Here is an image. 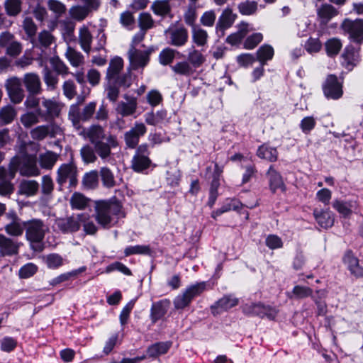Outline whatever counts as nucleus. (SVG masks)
<instances>
[{
  "label": "nucleus",
  "instance_id": "nucleus-28",
  "mask_svg": "<svg viewBox=\"0 0 363 363\" xmlns=\"http://www.w3.org/2000/svg\"><path fill=\"white\" fill-rule=\"evenodd\" d=\"M79 43L82 50L89 54L91 48L93 36L86 26H82L79 29Z\"/></svg>",
  "mask_w": 363,
  "mask_h": 363
},
{
  "label": "nucleus",
  "instance_id": "nucleus-3",
  "mask_svg": "<svg viewBox=\"0 0 363 363\" xmlns=\"http://www.w3.org/2000/svg\"><path fill=\"white\" fill-rule=\"evenodd\" d=\"M25 237L33 248L34 245L40 244L45 238L48 227L43 220L32 218L24 221Z\"/></svg>",
  "mask_w": 363,
  "mask_h": 363
},
{
  "label": "nucleus",
  "instance_id": "nucleus-12",
  "mask_svg": "<svg viewBox=\"0 0 363 363\" xmlns=\"http://www.w3.org/2000/svg\"><path fill=\"white\" fill-rule=\"evenodd\" d=\"M341 27L354 42L361 43L363 40L362 19L350 20L347 18L342 22Z\"/></svg>",
  "mask_w": 363,
  "mask_h": 363
},
{
  "label": "nucleus",
  "instance_id": "nucleus-10",
  "mask_svg": "<svg viewBox=\"0 0 363 363\" xmlns=\"http://www.w3.org/2000/svg\"><path fill=\"white\" fill-rule=\"evenodd\" d=\"M242 312L249 315H257L260 318L267 317L270 320L275 318L277 311L270 306H266L261 303H246L242 307Z\"/></svg>",
  "mask_w": 363,
  "mask_h": 363
},
{
  "label": "nucleus",
  "instance_id": "nucleus-51",
  "mask_svg": "<svg viewBox=\"0 0 363 363\" xmlns=\"http://www.w3.org/2000/svg\"><path fill=\"white\" fill-rule=\"evenodd\" d=\"M21 0H5L4 8L6 13L10 16H16L21 11Z\"/></svg>",
  "mask_w": 363,
  "mask_h": 363
},
{
  "label": "nucleus",
  "instance_id": "nucleus-26",
  "mask_svg": "<svg viewBox=\"0 0 363 363\" xmlns=\"http://www.w3.org/2000/svg\"><path fill=\"white\" fill-rule=\"evenodd\" d=\"M343 262L353 275L357 277H363V268L359 265L358 259L352 252L348 251L345 253Z\"/></svg>",
  "mask_w": 363,
  "mask_h": 363
},
{
  "label": "nucleus",
  "instance_id": "nucleus-43",
  "mask_svg": "<svg viewBox=\"0 0 363 363\" xmlns=\"http://www.w3.org/2000/svg\"><path fill=\"white\" fill-rule=\"evenodd\" d=\"M89 201V199L82 194L74 192L70 197L69 203L72 209L83 210L88 206Z\"/></svg>",
  "mask_w": 363,
  "mask_h": 363
},
{
  "label": "nucleus",
  "instance_id": "nucleus-64",
  "mask_svg": "<svg viewBox=\"0 0 363 363\" xmlns=\"http://www.w3.org/2000/svg\"><path fill=\"white\" fill-rule=\"evenodd\" d=\"M263 40L261 33H255L247 37L244 43V48L247 50H252Z\"/></svg>",
  "mask_w": 363,
  "mask_h": 363
},
{
  "label": "nucleus",
  "instance_id": "nucleus-59",
  "mask_svg": "<svg viewBox=\"0 0 363 363\" xmlns=\"http://www.w3.org/2000/svg\"><path fill=\"white\" fill-rule=\"evenodd\" d=\"M176 50L172 48L162 50L159 55L160 63L162 65H167L172 62L175 57Z\"/></svg>",
  "mask_w": 363,
  "mask_h": 363
},
{
  "label": "nucleus",
  "instance_id": "nucleus-40",
  "mask_svg": "<svg viewBox=\"0 0 363 363\" xmlns=\"http://www.w3.org/2000/svg\"><path fill=\"white\" fill-rule=\"evenodd\" d=\"M337 13V10L330 4H324L317 10L318 16L323 23L329 22Z\"/></svg>",
  "mask_w": 363,
  "mask_h": 363
},
{
  "label": "nucleus",
  "instance_id": "nucleus-16",
  "mask_svg": "<svg viewBox=\"0 0 363 363\" xmlns=\"http://www.w3.org/2000/svg\"><path fill=\"white\" fill-rule=\"evenodd\" d=\"M9 223L5 225L6 233L13 237H19L24 231V221L21 222L14 211H9L6 214Z\"/></svg>",
  "mask_w": 363,
  "mask_h": 363
},
{
  "label": "nucleus",
  "instance_id": "nucleus-56",
  "mask_svg": "<svg viewBox=\"0 0 363 363\" xmlns=\"http://www.w3.org/2000/svg\"><path fill=\"white\" fill-rule=\"evenodd\" d=\"M100 176L103 185L106 188H112L116 184L115 178L112 172L107 167H102L100 170Z\"/></svg>",
  "mask_w": 363,
  "mask_h": 363
},
{
  "label": "nucleus",
  "instance_id": "nucleus-24",
  "mask_svg": "<svg viewBox=\"0 0 363 363\" xmlns=\"http://www.w3.org/2000/svg\"><path fill=\"white\" fill-rule=\"evenodd\" d=\"M236 17V14H234L230 9H225L216 23V32L223 33L226 28H230L233 24Z\"/></svg>",
  "mask_w": 363,
  "mask_h": 363
},
{
  "label": "nucleus",
  "instance_id": "nucleus-46",
  "mask_svg": "<svg viewBox=\"0 0 363 363\" xmlns=\"http://www.w3.org/2000/svg\"><path fill=\"white\" fill-rule=\"evenodd\" d=\"M313 290L304 286L296 285L294 287L291 292L287 293V297L290 299H302L311 296Z\"/></svg>",
  "mask_w": 363,
  "mask_h": 363
},
{
  "label": "nucleus",
  "instance_id": "nucleus-39",
  "mask_svg": "<svg viewBox=\"0 0 363 363\" xmlns=\"http://www.w3.org/2000/svg\"><path fill=\"white\" fill-rule=\"evenodd\" d=\"M145 121L150 125H159L163 123L167 118V111L160 110L154 113L153 111L147 112L144 115Z\"/></svg>",
  "mask_w": 363,
  "mask_h": 363
},
{
  "label": "nucleus",
  "instance_id": "nucleus-7",
  "mask_svg": "<svg viewBox=\"0 0 363 363\" xmlns=\"http://www.w3.org/2000/svg\"><path fill=\"white\" fill-rule=\"evenodd\" d=\"M150 50H140L132 45L128 52L129 69L134 70L143 69L150 61Z\"/></svg>",
  "mask_w": 363,
  "mask_h": 363
},
{
  "label": "nucleus",
  "instance_id": "nucleus-6",
  "mask_svg": "<svg viewBox=\"0 0 363 363\" xmlns=\"http://www.w3.org/2000/svg\"><path fill=\"white\" fill-rule=\"evenodd\" d=\"M44 110L38 109V113L44 121H52L60 116L64 105L54 99L42 98Z\"/></svg>",
  "mask_w": 363,
  "mask_h": 363
},
{
  "label": "nucleus",
  "instance_id": "nucleus-57",
  "mask_svg": "<svg viewBox=\"0 0 363 363\" xmlns=\"http://www.w3.org/2000/svg\"><path fill=\"white\" fill-rule=\"evenodd\" d=\"M238 10L242 15H252L257 10V3L253 1H245L238 5Z\"/></svg>",
  "mask_w": 363,
  "mask_h": 363
},
{
  "label": "nucleus",
  "instance_id": "nucleus-35",
  "mask_svg": "<svg viewBox=\"0 0 363 363\" xmlns=\"http://www.w3.org/2000/svg\"><path fill=\"white\" fill-rule=\"evenodd\" d=\"M123 67V60L121 57H116L109 63L106 72V79L108 81L115 80Z\"/></svg>",
  "mask_w": 363,
  "mask_h": 363
},
{
  "label": "nucleus",
  "instance_id": "nucleus-45",
  "mask_svg": "<svg viewBox=\"0 0 363 363\" xmlns=\"http://www.w3.org/2000/svg\"><path fill=\"white\" fill-rule=\"evenodd\" d=\"M17 115L16 109L11 106H6L0 110V126L11 123Z\"/></svg>",
  "mask_w": 363,
  "mask_h": 363
},
{
  "label": "nucleus",
  "instance_id": "nucleus-21",
  "mask_svg": "<svg viewBox=\"0 0 363 363\" xmlns=\"http://www.w3.org/2000/svg\"><path fill=\"white\" fill-rule=\"evenodd\" d=\"M23 82L29 94H40L41 93V81L37 74L33 72L25 74L23 78Z\"/></svg>",
  "mask_w": 363,
  "mask_h": 363
},
{
  "label": "nucleus",
  "instance_id": "nucleus-22",
  "mask_svg": "<svg viewBox=\"0 0 363 363\" xmlns=\"http://www.w3.org/2000/svg\"><path fill=\"white\" fill-rule=\"evenodd\" d=\"M169 305L170 301L167 299L161 300L152 303L150 315L152 323H155L165 315Z\"/></svg>",
  "mask_w": 363,
  "mask_h": 363
},
{
  "label": "nucleus",
  "instance_id": "nucleus-42",
  "mask_svg": "<svg viewBox=\"0 0 363 363\" xmlns=\"http://www.w3.org/2000/svg\"><path fill=\"white\" fill-rule=\"evenodd\" d=\"M257 155L259 157L269 162H275L278 158V152L275 147L264 144L259 147Z\"/></svg>",
  "mask_w": 363,
  "mask_h": 363
},
{
  "label": "nucleus",
  "instance_id": "nucleus-48",
  "mask_svg": "<svg viewBox=\"0 0 363 363\" xmlns=\"http://www.w3.org/2000/svg\"><path fill=\"white\" fill-rule=\"evenodd\" d=\"M80 225H82L84 230L86 234L94 235L97 231V227L91 219L89 215L85 213L79 214Z\"/></svg>",
  "mask_w": 363,
  "mask_h": 363
},
{
  "label": "nucleus",
  "instance_id": "nucleus-19",
  "mask_svg": "<svg viewBox=\"0 0 363 363\" xmlns=\"http://www.w3.org/2000/svg\"><path fill=\"white\" fill-rule=\"evenodd\" d=\"M57 228L63 233H73L80 229L79 214L76 216L60 218L55 221Z\"/></svg>",
  "mask_w": 363,
  "mask_h": 363
},
{
  "label": "nucleus",
  "instance_id": "nucleus-34",
  "mask_svg": "<svg viewBox=\"0 0 363 363\" xmlns=\"http://www.w3.org/2000/svg\"><path fill=\"white\" fill-rule=\"evenodd\" d=\"M65 56L69 64L74 67H79L84 64V55L71 46H67Z\"/></svg>",
  "mask_w": 363,
  "mask_h": 363
},
{
  "label": "nucleus",
  "instance_id": "nucleus-41",
  "mask_svg": "<svg viewBox=\"0 0 363 363\" xmlns=\"http://www.w3.org/2000/svg\"><path fill=\"white\" fill-rule=\"evenodd\" d=\"M257 60H258L262 66H264L267 62L271 60L274 55V48L268 44L262 45L257 50Z\"/></svg>",
  "mask_w": 363,
  "mask_h": 363
},
{
  "label": "nucleus",
  "instance_id": "nucleus-30",
  "mask_svg": "<svg viewBox=\"0 0 363 363\" xmlns=\"http://www.w3.org/2000/svg\"><path fill=\"white\" fill-rule=\"evenodd\" d=\"M313 215L318 225L324 228H330L334 223L333 213L329 211L315 210Z\"/></svg>",
  "mask_w": 363,
  "mask_h": 363
},
{
  "label": "nucleus",
  "instance_id": "nucleus-23",
  "mask_svg": "<svg viewBox=\"0 0 363 363\" xmlns=\"http://www.w3.org/2000/svg\"><path fill=\"white\" fill-rule=\"evenodd\" d=\"M125 99L127 101L119 102L116 108V112L123 117H127L134 114L138 106L136 98L125 96Z\"/></svg>",
  "mask_w": 363,
  "mask_h": 363
},
{
  "label": "nucleus",
  "instance_id": "nucleus-18",
  "mask_svg": "<svg viewBox=\"0 0 363 363\" xmlns=\"http://www.w3.org/2000/svg\"><path fill=\"white\" fill-rule=\"evenodd\" d=\"M165 34L168 43L175 47L184 46L189 39L188 30L184 27L169 29Z\"/></svg>",
  "mask_w": 363,
  "mask_h": 363
},
{
  "label": "nucleus",
  "instance_id": "nucleus-58",
  "mask_svg": "<svg viewBox=\"0 0 363 363\" xmlns=\"http://www.w3.org/2000/svg\"><path fill=\"white\" fill-rule=\"evenodd\" d=\"M96 151L89 145L84 146L80 150V155L85 163H93L96 161Z\"/></svg>",
  "mask_w": 363,
  "mask_h": 363
},
{
  "label": "nucleus",
  "instance_id": "nucleus-31",
  "mask_svg": "<svg viewBox=\"0 0 363 363\" xmlns=\"http://www.w3.org/2000/svg\"><path fill=\"white\" fill-rule=\"evenodd\" d=\"M242 206V204L235 199H227L223 202L222 206L212 212L211 216L216 218L221 214L228 212L230 211H238Z\"/></svg>",
  "mask_w": 363,
  "mask_h": 363
},
{
  "label": "nucleus",
  "instance_id": "nucleus-55",
  "mask_svg": "<svg viewBox=\"0 0 363 363\" xmlns=\"http://www.w3.org/2000/svg\"><path fill=\"white\" fill-rule=\"evenodd\" d=\"M50 63L58 74L65 77L69 74L68 67L59 58V57H51L50 59Z\"/></svg>",
  "mask_w": 363,
  "mask_h": 363
},
{
  "label": "nucleus",
  "instance_id": "nucleus-60",
  "mask_svg": "<svg viewBox=\"0 0 363 363\" xmlns=\"http://www.w3.org/2000/svg\"><path fill=\"white\" fill-rule=\"evenodd\" d=\"M194 3L195 2H193L192 4L189 6L184 15L185 23L188 26H191V28L196 26L195 21L197 17L196 6Z\"/></svg>",
  "mask_w": 363,
  "mask_h": 363
},
{
  "label": "nucleus",
  "instance_id": "nucleus-1",
  "mask_svg": "<svg viewBox=\"0 0 363 363\" xmlns=\"http://www.w3.org/2000/svg\"><path fill=\"white\" fill-rule=\"evenodd\" d=\"M96 220L104 228H109L123 217L122 206L118 202L99 201L95 203Z\"/></svg>",
  "mask_w": 363,
  "mask_h": 363
},
{
  "label": "nucleus",
  "instance_id": "nucleus-37",
  "mask_svg": "<svg viewBox=\"0 0 363 363\" xmlns=\"http://www.w3.org/2000/svg\"><path fill=\"white\" fill-rule=\"evenodd\" d=\"M59 155L52 151L48 150L38 156V161L43 169H51L58 160Z\"/></svg>",
  "mask_w": 363,
  "mask_h": 363
},
{
  "label": "nucleus",
  "instance_id": "nucleus-53",
  "mask_svg": "<svg viewBox=\"0 0 363 363\" xmlns=\"http://www.w3.org/2000/svg\"><path fill=\"white\" fill-rule=\"evenodd\" d=\"M98 178L99 175L96 171L86 173L82 179L83 186L87 189H95L98 186Z\"/></svg>",
  "mask_w": 363,
  "mask_h": 363
},
{
  "label": "nucleus",
  "instance_id": "nucleus-62",
  "mask_svg": "<svg viewBox=\"0 0 363 363\" xmlns=\"http://www.w3.org/2000/svg\"><path fill=\"white\" fill-rule=\"evenodd\" d=\"M48 6L57 17L61 16L66 11V6L58 0H48Z\"/></svg>",
  "mask_w": 363,
  "mask_h": 363
},
{
  "label": "nucleus",
  "instance_id": "nucleus-36",
  "mask_svg": "<svg viewBox=\"0 0 363 363\" xmlns=\"http://www.w3.org/2000/svg\"><path fill=\"white\" fill-rule=\"evenodd\" d=\"M86 136L91 144L102 141L107 138L105 130L101 125H92L86 130Z\"/></svg>",
  "mask_w": 363,
  "mask_h": 363
},
{
  "label": "nucleus",
  "instance_id": "nucleus-8",
  "mask_svg": "<svg viewBox=\"0 0 363 363\" xmlns=\"http://www.w3.org/2000/svg\"><path fill=\"white\" fill-rule=\"evenodd\" d=\"M149 155L147 144H141L138 147L131 162L132 168L135 172H141L150 167L151 160Z\"/></svg>",
  "mask_w": 363,
  "mask_h": 363
},
{
  "label": "nucleus",
  "instance_id": "nucleus-54",
  "mask_svg": "<svg viewBox=\"0 0 363 363\" xmlns=\"http://www.w3.org/2000/svg\"><path fill=\"white\" fill-rule=\"evenodd\" d=\"M342 43L337 38H331L329 39L325 43V50L327 55L330 57H333L337 55L340 50L342 48Z\"/></svg>",
  "mask_w": 363,
  "mask_h": 363
},
{
  "label": "nucleus",
  "instance_id": "nucleus-44",
  "mask_svg": "<svg viewBox=\"0 0 363 363\" xmlns=\"http://www.w3.org/2000/svg\"><path fill=\"white\" fill-rule=\"evenodd\" d=\"M41 116L38 113V109L35 111H27L20 117V121L26 128H30L40 122Z\"/></svg>",
  "mask_w": 363,
  "mask_h": 363
},
{
  "label": "nucleus",
  "instance_id": "nucleus-9",
  "mask_svg": "<svg viewBox=\"0 0 363 363\" xmlns=\"http://www.w3.org/2000/svg\"><path fill=\"white\" fill-rule=\"evenodd\" d=\"M147 133V127L142 122L136 121L133 126L129 130L124 133V140L126 146L128 148H135L138 143L140 138L144 136Z\"/></svg>",
  "mask_w": 363,
  "mask_h": 363
},
{
  "label": "nucleus",
  "instance_id": "nucleus-38",
  "mask_svg": "<svg viewBox=\"0 0 363 363\" xmlns=\"http://www.w3.org/2000/svg\"><path fill=\"white\" fill-rule=\"evenodd\" d=\"M343 62L345 64L347 68L350 69L353 67L359 60V55L357 50L352 47H347L342 54Z\"/></svg>",
  "mask_w": 363,
  "mask_h": 363
},
{
  "label": "nucleus",
  "instance_id": "nucleus-33",
  "mask_svg": "<svg viewBox=\"0 0 363 363\" xmlns=\"http://www.w3.org/2000/svg\"><path fill=\"white\" fill-rule=\"evenodd\" d=\"M191 40L198 47H203L208 43V34L199 26H195L191 28Z\"/></svg>",
  "mask_w": 363,
  "mask_h": 363
},
{
  "label": "nucleus",
  "instance_id": "nucleus-17",
  "mask_svg": "<svg viewBox=\"0 0 363 363\" xmlns=\"http://www.w3.org/2000/svg\"><path fill=\"white\" fill-rule=\"evenodd\" d=\"M105 140L93 144L96 152L103 160H106L111 155V149L118 145L116 136L113 135L109 134Z\"/></svg>",
  "mask_w": 363,
  "mask_h": 363
},
{
  "label": "nucleus",
  "instance_id": "nucleus-25",
  "mask_svg": "<svg viewBox=\"0 0 363 363\" xmlns=\"http://www.w3.org/2000/svg\"><path fill=\"white\" fill-rule=\"evenodd\" d=\"M267 177L269 180L270 190L274 193L277 189L284 191L286 188L281 174L276 171L273 166H270Z\"/></svg>",
  "mask_w": 363,
  "mask_h": 363
},
{
  "label": "nucleus",
  "instance_id": "nucleus-52",
  "mask_svg": "<svg viewBox=\"0 0 363 363\" xmlns=\"http://www.w3.org/2000/svg\"><path fill=\"white\" fill-rule=\"evenodd\" d=\"M69 13L72 18L82 21L86 18L89 12L86 7L77 5L72 6L69 10Z\"/></svg>",
  "mask_w": 363,
  "mask_h": 363
},
{
  "label": "nucleus",
  "instance_id": "nucleus-29",
  "mask_svg": "<svg viewBox=\"0 0 363 363\" xmlns=\"http://www.w3.org/2000/svg\"><path fill=\"white\" fill-rule=\"evenodd\" d=\"M172 346V342H159L151 345L147 349V354L149 357L156 358L160 355L166 354Z\"/></svg>",
  "mask_w": 363,
  "mask_h": 363
},
{
  "label": "nucleus",
  "instance_id": "nucleus-27",
  "mask_svg": "<svg viewBox=\"0 0 363 363\" xmlns=\"http://www.w3.org/2000/svg\"><path fill=\"white\" fill-rule=\"evenodd\" d=\"M39 190V184L35 180L23 179L18 186V194L27 197L33 196Z\"/></svg>",
  "mask_w": 363,
  "mask_h": 363
},
{
  "label": "nucleus",
  "instance_id": "nucleus-32",
  "mask_svg": "<svg viewBox=\"0 0 363 363\" xmlns=\"http://www.w3.org/2000/svg\"><path fill=\"white\" fill-rule=\"evenodd\" d=\"M187 60L191 65L194 68L200 67L206 61V57L201 51L195 48L194 45L187 50Z\"/></svg>",
  "mask_w": 363,
  "mask_h": 363
},
{
  "label": "nucleus",
  "instance_id": "nucleus-13",
  "mask_svg": "<svg viewBox=\"0 0 363 363\" xmlns=\"http://www.w3.org/2000/svg\"><path fill=\"white\" fill-rule=\"evenodd\" d=\"M22 81L17 77L8 79L5 83V87L12 103L20 104L24 98V91L21 85Z\"/></svg>",
  "mask_w": 363,
  "mask_h": 363
},
{
  "label": "nucleus",
  "instance_id": "nucleus-4",
  "mask_svg": "<svg viewBox=\"0 0 363 363\" xmlns=\"http://www.w3.org/2000/svg\"><path fill=\"white\" fill-rule=\"evenodd\" d=\"M56 182L60 186L68 183L69 187L77 184V167L73 162L62 164L57 170Z\"/></svg>",
  "mask_w": 363,
  "mask_h": 363
},
{
  "label": "nucleus",
  "instance_id": "nucleus-20",
  "mask_svg": "<svg viewBox=\"0 0 363 363\" xmlns=\"http://www.w3.org/2000/svg\"><path fill=\"white\" fill-rule=\"evenodd\" d=\"M21 245V242L0 234V254L1 255L11 256L17 255Z\"/></svg>",
  "mask_w": 363,
  "mask_h": 363
},
{
  "label": "nucleus",
  "instance_id": "nucleus-5",
  "mask_svg": "<svg viewBox=\"0 0 363 363\" xmlns=\"http://www.w3.org/2000/svg\"><path fill=\"white\" fill-rule=\"evenodd\" d=\"M205 289V282L197 283L187 287L183 294L178 295L174 299V308L176 309H183L188 306L192 299L201 294Z\"/></svg>",
  "mask_w": 363,
  "mask_h": 363
},
{
  "label": "nucleus",
  "instance_id": "nucleus-2",
  "mask_svg": "<svg viewBox=\"0 0 363 363\" xmlns=\"http://www.w3.org/2000/svg\"><path fill=\"white\" fill-rule=\"evenodd\" d=\"M17 172L23 177L39 176L40 169L37 164L36 156L26 154L21 157H13L10 161V177L14 178Z\"/></svg>",
  "mask_w": 363,
  "mask_h": 363
},
{
  "label": "nucleus",
  "instance_id": "nucleus-15",
  "mask_svg": "<svg viewBox=\"0 0 363 363\" xmlns=\"http://www.w3.org/2000/svg\"><path fill=\"white\" fill-rule=\"evenodd\" d=\"M238 303L239 299L235 295L226 294L211 306V311L213 315H217L236 306Z\"/></svg>",
  "mask_w": 363,
  "mask_h": 363
},
{
  "label": "nucleus",
  "instance_id": "nucleus-47",
  "mask_svg": "<svg viewBox=\"0 0 363 363\" xmlns=\"http://www.w3.org/2000/svg\"><path fill=\"white\" fill-rule=\"evenodd\" d=\"M352 202H345L340 200H335L333 203V207L343 217L347 218L352 213V208H354Z\"/></svg>",
  "mask_w": 363,
  "mask_h": 363
},
{
  "label": "nucleus",
  "instance_id": "nucleus-63",
  "mask_svg": "<svg viewBox=\"0 0 363 363\" xmlns=\"http://www.w3.org/2000/svg\"><path fill=\"white\" fill-rule=\"evenodd\" d=\"M152 9L155 14L164 16L170 11L167 1H156L152 5Z\"/></svg>",
  "mask_w": 363,
  "mask_h": 363
},
{
  "label": "nucleus",
  "instance_id": "nucleus-11",
  "mask_svg": "<svg viewBox=\"0 0 363 363\" xmlns=\"http://www.w3.org/2000/svg\"><path fill=\"white\" fill-rule=\"evenodd\" d=\"M323 91L327 99L333 100L339 99L343 94L342 84L334 74L327 77L323 84Z\"/></svg>",
  "mask_w": 363,
  "mask_h": 363
},
{
  "label": "nucleus",
  "instance_id": "nucleus-61",
  "mask_svg": "<svg viewBox=\"0 0 363 363\" xmlns=\"http://www.w3.org/2000/svg\"><path fill=\"white\" fill-rule=\"evenodd\" d=\"M50 134V127L48 125H39L32 129L30 136L33 139L42 140Z\"/></svg>",
  "mask_w": 363,
  "mask_h": 363
},
{
  "label": "nucleus",
  "instance_id": "nucleus-50",
  "mask_svg": "<svg viewBox=\"0 0 363 363\" xmlns=\"http://www.w3.org/2000/svg\"><path fill=\"white\" fill-rule=\"evenodd\" d=\"M44 82L48 90H54L58 83L57 75L54 74L49 68L45 67L43 72Z\"/></svg>",
  "mask_w": 363,
  "mask_h": 363
},
{
  "label": "nucleus",
  "instance_id": "nucleus-14",
  "mask_svg": "<svg viewBox=\"0 0 363 363\" xmlns=\"http://www.w3.org/2000/svg\"><path fill=\"white\" fill-rule=\"evenodd\" d=\"M96 102H90L79 113L77 106H71L69 111V118L74 125H77L80 121H86L91 118L96 110Z\"/></svg>",
  "mask_w": 363,
  "mask_h": 363
},
{
  "label": "nucleus",
  "instance_id": "nucleus-49",
  "mask_svg": "<svg viewBox=\"0 0 363 363\" xmlns=\"http://www.w3.org/2000/svg\"><path fill=\"white\" fill-rule=\"evenodd\" d=\"M171 68L174 73L184 76L193 74L195 69L191 64L186 61L177 62L174 65L172 66Z\"/></svg>",
  "mask_w": 363,
  "mask_h": 363
}]
</instances>
